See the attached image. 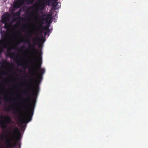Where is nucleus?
I'll return each instance as SVG.
<instances>
[{"label": "nucleus", "instance_id": "nucleus-3", "mask_svg": "<svg viewBox=\"0 0 148 148\" xmlns=\"http://www.w3.org/2000/svg\"><path fill=\"white\" fill-rule=\"evenodd\" d=\"M33 43L32 45L29 39L27 40H23L22 41V42H23L26 43L27 44L29 45V48H30L31 50L33 51L32 53L34 54L35 56H37V54H39V55H40L39 54V50L36 49L35 48V45L36 44L35 42H38L40 40V38L39 37L37 36L36 38H33Z\"/></svg>", "mask_w": 148, "mask_h": 148}, {"label": "nucleus", "instance_id": "nucleus-8", "mask_svg": "<svg viewBox=\"0 0 148 148\" xmlns=\"http://www.w3.org/2000/svg\"><path fill=\"white\" fill-rule=\"evenodd\" d=\"M10 15L8 12L4 14L2 18V23H5L9 21L10 19Z\"/></svg>", "mask_w": 148, "mask_h": 148}, {"label": "nucleus", "instance_id": "nucleus-20", "mask_svg": "<svg viewBox=\"0 0 148 148\" xmlns=\"http://www.w3.org/2000/svg\"><path fill=\"white\" fill-rule=\"evenodd\" d=\"M2 98L1 97H0V104H2Z\"/></svg>", "mask_w": 148, "mask_h": 148}, {"label": "nucleus", "instance_id": "nucleus-17", "mask_svg": "<svg viewBox=\"0 0 148 148\" xmlns=\"http://www.w3.org/2000/svg\"><path fill=\"white\" fill-rule=\"evenodd\" d=\"M49 29V30H46V31L45 32V36L46 35V34H47V33H49V32H50V29Z\"/></svg>", "mask_w": 148, "mask_h": 148}, {"label": "nucleus", "instance_id": "nucleus-13", "mask_svg": "<svg viewBox=\"0 0 148 148\" xmlns=\"http://www.w3.org/2000/svg\"><path fill=\"white\" fill-rule=\"evenodd\" d=\"M18 133L19 134H21L18 130V128L17 127H16L15 128L14 130V133L13 135H14V134H16V133Z\"/></svg>", "mask_w": 148, "mask_h": 148}, {"label": "nucleus", "instance_id": "nucleus-33", "mask_svg": "<svg viewBox=\"0 0 148 148\" xmlns=\"http://www.w3.org/2000/svg\"><path fill=\"white\" fill-rule=\"evenodd\" d=\"M41 54H42V52L41 51Z\"/></svg>", "mask_w": 148, "mask_h": 148}, {"label": "nucleus", "instance_id": "nucleus-32", "mask_svg": "<svg viewBox=\"0 0 148 148\" xmlns=\"http://www.w3.org/2000/svg\"><path fill=\"white\" fill-rule=\"evenodd\" d=\"M16 139H17V137H16Z\"/></svg>", "mask_w": 148, "mask_h": 148}, {"label": "nucleus", "instance_id": "nucleus-14", "mask_svg": "<svg viewBox=\"0 0 148 148\" xmlns=\"http://www.w3.org/2000/svg\"><path fill=\"white\" fill-rule=\"evenodd\" d=\"M42 24H42L40 23H39L38 26L39 30H40L41 29H44L43 28H42Z\"/></svg>", "mask_w": 148, "mask_h": 148}, {"label": "nucleus", "instance_id": "nucleus-11", "mask_svg": "<svg viewBox=\"0 0 148 148\" xmlns=\"http://www.w3.org/2000/svg\"><path fill=\"white\" fill-rule=\"evenodd\" d=\"M0 64L3 68L6 69V66H9L10 63L6 60H2L1 62L0 63Z\"/></svg>", "mask_w": 148, "mask_h": 148}, {"label": "nucleus", "instance_id": "nucleus-19", "mask_svg": "<svg viewBox=\"0 0 148 148\" xmlns=\"http://www.w3.org/2000/svg\"><path fill=\"white\" fill-rule=\"evenodd\" d=\"M59 3V4H60V3L59 2H57L56 3V5H54V9H55L56 8H57V4H58V3Z\"/></svg>", "mask_w": 148, "mask_h": 148}, {"label": "nucleus", "instance_id": "nucleus-4", "mask_svg": "<svg viewBox=\"0 0 148 148\" xmlns=\"http://www.w3.org/2000/svg\"><path fill=\"white\" fill-rule=\"evenodd\" d=\"M3 32L4 34L1 35L2 38L0 41V45L4 48L7 49L8 53L11 49H14V47L11 46L9 47V42L6 38L7 33L4 31Z\"/></svg>", "mask_w": 148, "mask_h": 148}, {"label": "nucleus", "instance_id": "nucleus-35", "mask_svg": "<svg viewBox=\"0 0 148 148\" xmlns=\"http://www.w3.org/2000/svg\"><path fill=\"white\" fill-rule=\"evenodd\" d=\"M1 32L2 31V30L1 29Z\"/></svg>", "mask_w": 148, "mask_h": 148}, {"label": "nucleus", "instance_id": "nucleus-2", "mask_svg": "<svg viewBox=\"0 0 148 148\" xmlns=\"http://www.w3.org/2000/svg\"><path fill=\"white\" fill-rule=\"evenodd\" d=\"M25 94L27 95V97L24 99L25 102L22 103L21 108L25 110L26 111V112L24 118L20 119V121L21 123L22 124L28 123L31 120L33 114L34 107V99H33V102L31 103L30 99L31 98V96L28 94H26L25 93Z\"/></svg>", "mask_w": 148, "mask_h": 148}, {"label": "nucleus", "instance_id": "nucleus-23", "mask_svg": "<svg viewBox=\"0 0 148 148\" xmlns=\"http://www.w3.org/2000/svg\"><path fill=\"white\" fill-rule=\"evenodd\" d=\"M24 126L23 125H22L21 127V130H23V128L24 127Z\"/></svg>", "mask_w": 148, "mask_h": 148}, {"label": "nucleus", "instance_id": "nucleus-31", "mask_svg": "<svg viewBox=\"0 0 148 148\" xmlns=\"http://www.w3.org/2000/svg\"><path fill=\"white\" fill-rule=\"evenodd\" d=\"M31 62H32V61H31Z\"/></svg>", "mask_w": 148, "mask_h": 148}, {"label": "nucleus", "instance_id": "nucleus-9", "mask_svg": "<svg viewBox=\"0 0 148 148\" xmlns=\"http://www.w3.org/2000/svg\"><path fill=\"white\" fill-rule=\"evenodd\" d=\"M11 139H7L6 140V144L7 145V148H12L16 146V143L12 144Z\"/></svg>", "mask_w": 148, "mask_h": 148}, {"label": "nucleus", "instance_id": "nucleus-34", "mask_svg": "<svg viewBox=\"0 0 148 148\" xmlns=\"http://www.w3.org/2000/svg\"><path fill=\"white\" fill-rule=\"evenodd\" d=\"M30 84H29V86Z\"/></svg>", "mask_w": 148, "mask_h": 148}, {"label": "nucleus", "instance_id": "nucleus-27", "mask_svg": "<svg viewBox=\"0 0 148 148\" xmlns=\"http://www.w3.org/2000/svg\"><path fill=\"white\" fill-rule=\"evenodd\" d=\"M8 82V81H5V82H6H6Z\"/></svg>", "mask_w": 148, "mask_h": 148}, {"label": "nucleus", "instance_id": "nucleus-36", "mask_svg": "<svg viewBox=\"0 0 148 148\" xmlns=\"http://www.w3.org/2000/svg\"><path fill=\"white\" fill-rule=\"evenodd\" d=\"M48 1H50V0H48Z\"/></svg>", "mask_w": 148, "mask_h": 148}, {"label": "nucleus", "instance_id": "nucleus-30", "mask_svg": "<svg viewBox=\"0 0 148 148\" xmlns=\"http://www.w3.org/2000/svg\"><path fill=\"white\" fill-rule=\"evenodd\" d=\"M35 18H36L37 17L36 16H35Z\"/></svg>", "mask_w": 148, "mask_h": 148}, {"label": "nucleus", "instance_id": "nucleus-1", "mask_svg": "<svg viewBox=\"0 0 148 148\" xmlns=\"http://www.w3.org/2000/svg\"><path fill=\"white\" fill-rule=\"evenodd\" d=\"M33 59L35 60L37 62V64L35 65V67L31 70V71L35 72V73H33L32 75H33L36 77L37 79L36 80L35 83L36 86L34 84L33 79L30 80L31 84H33V87H31V89L33 90L32 91V95L34 97L36 98L37 97L38 93L39 90V88L38 85L37 83L40 82L42 77V75L45 73V69L44 68L42 69L41 67V65L42 63L41 61L42 57L41 55L38 56L34 57Z\"/></svg>", "mask_w": 148, "mask_h": 148}, {"label": "nucleus", "instance_id": "nucleus-21", "mask_svg": "<svg viewBox=\"0 0 148 148\" xmlns=\"http://www.w3.org/2000/svg\"><path fill=\"white\" fill-rule=\"evenodd\" d=\"M39 31H40V34H42V33L44 32L43 30L42 29H41Z\"/></svg>", "mask_w": 148, "mask_h": 148}, {"label": "nucleus", "instance_id": "nucleus-7", "mask_svg": "<svg viewBox=\"0 0 148 148\" xmlns=\"http://www.w3.org/2000/svg\"><path fill=\"white\" fill-rule=\"evenodd\" d=\"M35 0H17L14 5V7L18 8L24 4L25 1H29L30 3H32Z\"/></svg>", "mask_w": 148, "mask_h": 148}, {"label": "nucleus", "instance_id": "nucleus-18", "mask_svg": "<svg viewBox=\"0 0 148 148\" xmlns=\"http://www.w3.org/2000/svg\"><path fill=\"white\" fill-rule=\"evenodd\" d=\"M20 65L22 66L23 68H26L25 65H24V64H23L21 62V63L20 64Z\"/></svg>", "mask_w": 148, "mask_h": 148}, {"label": "nucleus", "instance_id": "nucleus-26", "mask_svg": "<svg viewBox=\"0 0 148 148\" xmlns=\"http://www.w3.org/2000/svg\"><path fill=\"white\" fill-rule=\"evenodd\" d=\"M30 15H31V16H33V14H30Z\"/></svg>", "mask_w": 148, "mask_h": 148}, {"label": "nucleus", "instance_id": "nucleus-24", "mask_svg": "<svg viewBox=\"0 0 148 148\" xmlns=\"http://www.w3.org/2000/svg\"><path fill=\"white\" fill-rule=\"evenodd\" d=\"M29 33H30V34H32V31H30L29 32Z\"/></svg>", "mask_w": 148, "mask_h": 148}, {"label": "nucleus", "instance_id": "nucleus-22", "mask_svg": "<svg viewBox=\"0 0 148 148\" xmlns=\"http://www.w3.org/2000/svg\"><path fill=\"white\" fill-rule=\"evenodd\" d=\"M25 48V46H22V47H21V49H22V50H23V49L24 48Z\"/></svg>", "mask_w": 148, "mask_h": 148}, {"label": "nucleus", "instance_id": "nucleus-25", "mask_svg": "<svg viewBox=\"0 0 148 148\" xmlns=\"http://www.w3.org/2000/svg\"><path fill=\"white\" fill-rule=\"evenodd\" d=\"M12 54H13V53H10V55H9V56H10V57H11V55L12 54Z\"/></svg>", "mask_w": 148, "mask_h": 148}, {"label": "nucleus", "instance_id": "nucleus-12", "mask_svg": "<svg viewBox=\"0 0 148 148\" xmlns=\"http://www.w3.org/2000/svg\"><path fill=\"white\" fill-rule=\"evenodd\" d=\"M4 23L5 25L4 27L7 30L9 29L10 28V27L11 25V24L6 22L5 23Z\"/></svg>", "mask_w": 148, "mask_h": 148}, {"label": "nucleus", "instance_id": "nucleus-6", "mask_svg": "<svg viewBox=\"0 0 148 148\" xmlns=\"http://www.w3.org/2000/svg\"><path fill=\"white\" fill-rule=\"evenodd\" d=\"M42 3H40L38 4L37 6H34L31 7V8H33V10H35V11H33V12L34 14L38 16H39L38 11L40 10H44L45 7V4L43 3L44 2L43 0L42 1Z\"/></svg>", "mask_w": 148, "mask_h": 148}, {"label": "nucleus", "instance_id": "nucleus-29", "mask_svg": "<svg viewBox=\"0 0 148 148\" xmlns=\"http://www.w3.org/2000/svg\"><path fill=\"white\" fill-rule=\"evenodd\" d=\"M12 110H15V109H14V108H13Z\"/></svg>", "mask_w": 148, "mask_h": 148}, {"label": "nucleus", "instance_id": "nucleus-10", "mask_svg": "<svg viewBox=\"0 0 148 148\" xmlns=\"http://www.w3.org/2000/svg\"><path fill=\"white\" fill-rule=\"evenodd\" d=\"M44 17H46L45 18H41V19L40 20V23L42 24H44V21H45L46 23H47L48 22V20L50 18V16L49 15H47L46 14H45L43 16Z\"/></svg>", "mask_w": 148, "mask_h": 148}, {"label": "nucleus", "instance_id": "nucleus-16", "mask_svg": "<svg viewBox=\"0 0 148 148\" xmlns=\"http://www.w3.org/2000/svg\"><path fill=\"white\" fill-rule=\"evenodd\" d=\"M13 106V103H12L10 105H9L8 106V110H9L10 109H11V107H12Z\"/></svg>", "mask_w": 148, "mask_h": 148}, {"label": "nucleus", "instance_id": "nucleus-28", "mask_svg": "<svg viewBox=\"0 0 148 148\" xmlns=\"http://www.w3.org/2000/svg\"><path fill=\"white\" fill-rule=\"evenodd\" d=\"M38 46H39V47H40V45H38Z\"/></svg>", "mask_w": 148, "mask_h": 148}, {"label": "nucleus", "instance_id": "nucleus-15", "mask_svg": "<svg viewBox=\"0 0 148 148\" xmlns=\"http://www.w3.org/2000/svg\"><path fill=\"white\" fill-rule=\"evenodd\" d=\"M50 27V25H47L45 27H43L44 29L45 30H49Z\"/></svg>", "mask_w": 148, "mask_h": 148}, {"label": "nucleus", "instance_id": "nucleus-5", "mask_svg": "<svg viewBox=\"0 0 148 148\" xmlns=\"http://www.w3.org/2000/svg\"><path fill=\"white\" fill-rule=\"evenodd\" d=\"M2 118L4 119V120L1 122V125L2 128L6 129L8 126V125L10 123L12 119L10 116H5L2 117L1 115L0 116V119Z\"/></svg>", "mask_w": 148, "mask_h": 148}]
</instances>
